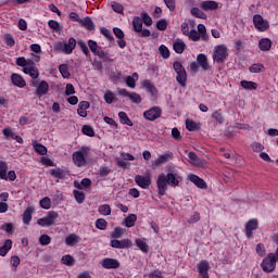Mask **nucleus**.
<instances>
[{
  "instance_id": "1",
  "label": "nucleus",
  "mask_w": 278,
  "mask_h": 278,
  "mask_svg": "<svg viewBox=\"0 0 278 278\" xmlns=\"http://www.w3.org/2000/svg\"><path fill=\"white\" fill-rule=\"evenodd\" d=\"M180 177L173 173L164 174L161 173L156 179V186L160 197H164L168 190V186L177 188L179 186Z\"/></svg>"
},
{
  "instance_id": "2",
  "label": "nucleus",
  "mask_w": 278,
  "mask_h": 278,
  "mask_svg": "<svg viewBox=\"0 0 278 278\" xmlns=\"http://www.w3.org/2000/svg\"><path fill=\"white\" fill-rule=\"evenodd\" d=\"M15 64L21 66L23 68V73H25V75H29L31 79H38V77H40V72L38 71V67H36V63H34V61L27 60L25 56H20L16 59Z\"/></svg>"
},
{
  "instance_id": "3",
  "label": "nucleus",
  "mask_w": 278,
  "mask_h": 278,
  "mask_svg": "<svg viewBox=\"0 0 278 278\" xmlns=\"http://www.w3.org/2000/svg\"><path fill=\"white\" fill-rule=\"evenodd\" d=\"M191 29L187 37L191 42H199V40H203V42H207L210 40V36L207 35V28H205V25L199 24L198 30L194 29V25L191 24Z\"/></svg>"
},
{
  "instance_id": "4",
  "label": "nucleus",
  "mask_w": 278,
  "mask_h": 278,
  "mask_svg": "<svg viewBox=\"0 0 278 278\" xmlns=\"http://www.w3.org/2000/svg\"><path fill=\"white\" fill-rule=\"evenodd\" d=\"M212 58L216 64H224L225 60L229 58V48L225 43L215 46Z\"/></svg>"
},
{
  "instance_id": "5",
  "label": "nucleus",
  "mask_w": 278,
  "mask_h": 278,
  "mask_svg": "<svg viewBox=\"0 0 278 278\" xmlns=\"http://www.w3.org/2000/svg\"><path fill=\"white\" fill-rule=\"evenodd\" d=\"M173 68L177 74L176 81H178L179 85L182 86V88H186V81H188V74L186 73V67H184L181 62L175 61L173 64Z\"/></svg>"
},
{
  "instance_id": "6",
  "label": "nucleus",
  "mask_w": 278,
  "mask_h": 278,
  "mask_svg": "<svg viewBox=\"0 0 278 278\" xmlns=\"http://www.w3.org/2000/svg\"><path fill=\"white\" fill-rule=\"evenodd\" d=\"M75 47H77V41L75 38H70L67 43L59 41L55 43L54 49L55 51H61V53H65V55H71L73 51L75 50Z\"/></svg>"
},
{
  "instance_id": "7",
  "label": "nucleus",
  "mask_w": 278,
  "mask_h": 278,
  "mask_svg": "<svg viewBox=\"0 0 278 278\" xmlns=\"http://www.w3.org/2000/svg\"><path fill=\"white\" fill-rule=\"evenodd\" d=\"M60 218V214L55 211L48 212L47 216L41 217L37 220V225L39 227H51L58 223V219Z\"/></svg>"
},
{
  "instance_id": "8",
  "label": "nucleus",
  "mask_w": 278,
  "mask_h": 278,
  "mask_svg": "<svg viewBox=\"0 0 278 278\" xmlns=\"http://www.w3.org/2000/svg\"><path fill=\"white\" fill-rule=\"evenodd\" d=\"M261 268L263 273H273L275 268H277V261L275 253H268L265 258H263L261 263Z\"/></svg>"
},
{
  "instance_id": "9",
  "label": "nucleus",
  "mask_w": 278,
  "mask_h": 278,
  "mask_svg": "<svg viewBox=\"0 0 278 278\" xmlns=\"http://www.w3.org/2000/svg\"><path fill=\"white\" fill-rule=\"evenodd\" d=\"M253 25L257 31H268L270 24L267 20H264L262 15L256 14L253 16Z\"/></svg>"
},
{
  "instance_id": "10",
  "label": "nucleus",
  "mask_w": 278,
  "mask_h": 278,
  "mask_svg": "<svg viewBox=\"0 0 278 278\" xmlns=\"http://www.w3.org/2000/svg\"><path fill=\"white\" fill-rule=\"evenodd\" d=\"M86 155H88V152L86 150H79L73 153L72 160L78 168H81V166H86Z\"/></svg>"
},
{
  "instance_id": "11",
  "label": "nucleus",
  "mask_w": 278,
  "mask_h": 278,
  "mask_svg": "<svg viewBox=\"0 0 278 278\" xmlns=\"http://www.w3.org/2000/svg\"><path fill=\"white\" fill-rule=\"evenodd\" d=\"M160 116H162V108L160 106H153L143 112V117L146 118V121H157Z\"/></svg>"
},
{
  "instance_id": "12",
  "label": "nucleus",
  "mask_w": 278,
  "mask_h": 278,
  "mask_svg": "<svg viewBox=\"0 0 278 278\" xmlns=\"http://www.w3.org/2000/svg\"><path fill=\"white\" fill-rule=\"evenodd\" d=\"M135 182L137 184V186H139V188H142L143 190L149 189V186H151V174L146 173L144 176L137 175L135 177Z\"/></svg>"
},
{
  "instance_id": "13",
  "label": "nucleus",
  "mask_w": 278,
  "mask_h": 278,
  "mask_svg": "<svg viewBox=\"0 0 278 278\" xmlns=\"http://www.w3.org/2000/svg\"><path fill=\"white\" fill-rule=\"evenodd\" d=\"M111 247L113 249H131L134 247V242L131 239H123V240H111Z\"/></svg>"
},
{
  "instance_id": "14",
  "label": "nucleus",
  "mask_w": 278,
  "mask_h": 278,
  "mask_svg": "<svg viewBox=\"0 0 278 278\" xmlns=\"http://www.w3.org/2000/svg\"><path fill=\"white\" fill-rule=\"evenodd\" d=\"M101 266L106 270H112V269L121 268V262H118V260L116 258L108 257L101 261Z\"/></svg>"
},
{
  "instance_id": "15",
  "label": "nucleus",
  "mask_w": 278,
  "mask_h": 278,
  "mask_svg": "<svg viewBox=\"0 0 278 278\" xmlns=\"http://www.w3.org/2000/svg\"><path fill=\"white\" fill-rule=\"evenodd\" d=\"M197 266L201 278H210V262L202 260Z\"/></svg>"
},
{
  "instance_id": "16",
  "label": "nucleus",
  "mask_w": 278,
  "mask_h": 278,
  "mask_svg": "<svg viewBox=\"0 0 278 278\" xmlns=\"http://www.w3.org/2000/svg\"><path fill=\"white\" fill-rule=\"evenodd\" d=\"M200 8L204 12H214L218 10L219 7H218V2L214 0H204L200 3Z\"/></svg>"
},
{
  "instance_id": "17",
  "label": "nucleus",
  "mask_w": 278,
  "mask_h": 278,
  "mask_svg": "<svg viewBox=\"0 0 278 278\" xmlns=\"http://www.w3.org/2000/svg\"><path fill=\"white\" fill-rule=\"evenodd\" d=\"M33 86H36V94L37 97H45L49 92V83L46 80H41L38 85L36 83H33Z\"/></svg>"
},
{
  "instance_id": "18",
  "label": "nucleus",
  "mask_w": 278,
  "mask_h": 278,
  "mask_svg": "<svg viewBox=\"0 0 278 278\" xmlns=\"http://www.w3.org/2000/svg\"><path fill=\"white\" fill-rule=\"evenodd\" d=\"M88 47L91 51V53H94V55H98V58H105V52L99 47L97 41L90 39L88 40Z\"/></svg>"
},
{
  "instance_id": "19",
  "label": "nucleus",
  "mask_w": 278,
  "mask_h": 278,
  "mask_svg": "<svg viewBox=\"0 0 278 278\" xmlns=\"http://www.w3.org/2000/svg\"><path fill=\"white\" fill-rule=\"evenodd\" d=\"M257 227H260V222H257V219H250L245 224V236L248 238H252L253 231H255V229H257Z\"/></svg>"
},
{
  "instance_id": "20",
  "label": "nucleus",
  "mask_w": 278,
  "mask_h": 278,
  "mask_svg": "<svg viewBox=\"0 0 278 278\" xmlns=\"http://www.w3.org/2000/svg\"><path fill=\"white\" fill-rule=\"evenodd\" d=\"M11 81L13 86H16L17 88H25L27 86V81L21 74L14 73L11 75Z\"/></svg>"
},
{
  "instance_id": "21",
  "label": "nucleus",
  "mask_w": 278,
  "mask_h": 278,
  "mask_svg": "<svg viewBox=\"0 0 278 278\" xmlns=\"http://www.w3.org/2000/svg\"><path fill=\"white\" fill-rule=\"evenodd\" d=\"M189 163H191L192 166L203 167L205 166V160L199 159L194 152H189L188 154Z\"/></svg>"
},
{
  "instance_id": "22",
  "label": "nucleus",
  "mask_w": 278,
  "mask_h": 278,
  "mask_svg": "<svg viewBox=\"0 0 278 278\" xmlns=\"http://www.w3.org/2000/svg\"><path fill=\"white\" fill-rule=\"evenodd\" d=\"M198 66H200L203 71H210V62H207V55L204 53H200L197 56Z\"/></svg>"
},
{
  "instance_id": "23",
  "label": "nucleus",
  "mask_w": 278,
  "mask_h": 278,
  "mask_svg": "<svg viewBox=\"0 0 278 278\" xmlns=\"http://www.w3.org/2000/svg\"><path fill=\"white\" fill-rule=\"evenodd\" d=\"M90 108V102L88 101H81L78 104L77 114L78 116H81V118H86L88 116V109Z\"/></svg>"
},
{
  "instance_id": "24",
  "label": "nucleus",
  "mask_w": 278,
  "mask_h": 278,
  "mask_svg": "<svg viewBox=\"0 0 278 278\" xmlns=\"http://www.w3.org/2000/svg\"><path fill=\"white\" fill-rule=\"evenodd\" d=\"M81 242V237L77 236L76 233H71L65 238V244L67 247H75Z\"/></svg>"
},
{
  "instance_id": "25",
  "label": "nucleus",
  "mask_w": 278,
  "mask_h": 278,
  "mask_svg": "<svg viewBox=\"0 0 278 278\" xmlns=\"http://www.w3.org/2000/svg\"><path fill=\"white\" fill-rule=\"evenodd\" d=\"M169 160H173V153L168 152L162 154L154 161V166H162V164H166Z\"/></svg>"
},
{
  "instance_id": "26",
  "label": "nucleus",
  "mask_w": 278,
  "mask_h": 278,
  "mask_svg": "<svg viewBox=\"0 0 278 278\" xmlns=\"http://www.w3.org/2000/svg\"><path fill=\"white\" fill-rule=\"evenodd\" d=\"M142 87L146 88V90L150 92V94H152L153 97L157 94V88L153 83H151V80L149 79L143 80Z\"/></svg>"
},
{
  "instance_id": "27",
  "label": "nucleus",
  "mask_w": 278,
  "mask_h": 278,
  "mask_svg": "<svg viewBox=\"0 0 278 278\" xmlns=\"http://www.w3.org/2000/svg\"><path fill=\"white\" fill-rule=\"evenodd\" d=\"M173 49L175 53L181 54L186 51V42L181 39H176L173 45Z\"/></svg>"
},
{
  "instance_id": "28",
  "label": "nucleus",
  "mask_w": 278,
  "mask_h": 278,
  "mask_svg": "<svg viewBox=\"0 0 278 278\" xmlns=\"http://www.w3.org/2000/svg\"><path fill=\"white\" fill-rule=\"evenodd\" d=\"M270 47H273V41H270L268 38H262L258 41V48L261 51H270Z\"/></svg>"
},
{
  "instance_id": "29",
  "label": "nucleus",
  "mask_w": 278,
  "mask_h": 278,
  "mask_svg": "<svg viewBox=\"0 0 278 278\" xmlns=\"http://www.w3.org/2000/svg\"><path fill=\"white\" fill-rule=\"evenodd\" d=\"M186 129H188V131H199V129H201V123L186 119Z\"/></svg>"
},
{
  "instance_id": "30",
  "label": "nucleus",
  "mask_w": 278,
  "mask_h": 278,
  "mask_svg": "<svg viewBox=\"0 0 278 278\" xmlns=\"http://www.w3.org/2000/svg\"><path fill=\"white\" fill-rule=\"evenodd\" d=\"M12 249V240L8 239L4 241V244L0 247V256L5 257L10 250Z\"/></svg>"
},
{
  "instance_id": "31",
  "label": "nucleus",
  "mask_w": 278,
  "mask_h": 278,
  "mask_svg": "<svg viewBox=\"0 0 278 278\" xmlns=\"http://www.w3.org/2000/svg\"><path fill=\"white\" fill-rule=\"evenodd\" d=\"M136 220H138V216L136 214H129L125 217L124 225L128 228L135 227Z\"/></svg>"
},
{
  "instance_id": "32",
  "label": "nucleus",
  "mask_w": 278,
  "mask_h": 278,
  "mask_svg": "<svg viewBox=\"0 0 278 278\" xmlns=\"http://www.w3.org/2000/svg\"><path fill=\"white\" fill-rule=\"evenodd\" d=\"M136 247L142 251V253H149V244H147V239H136Z\"/></svg>"
},
{
  "instance_id": "33",
  "label": "nucleus",
  "mask_w": 278,
  "mask_h": 278,
  "mask_svg": "<svg viewBox=\"0 0 278 278\" xmlns=\"http://www.w3.org/2000/svg\"><path fill=\"white\" fill-rule=\"evenodd\" d=\"M189 179H190V181H192V184H194L198 188H206L205 180L199 178V176H197V175H194V174H191V175L189 176Z\"/></svg>"
},
{
  "instance_id": "34",
  "label": "nucleus",
  "mask_w": 278,
  "mask_h": 278,
  "mask_svg": "<svg viewBox=\"0 0 278 278\" xmlns=\"http://www.w3.org/2000/svg\"><path fill=\"white\" fill-rule=\"evenodd\" d=\"M50 175L54 177V179H64V177H66V170L62 168L50 169Z\"/></svg>"
},
{
  "instance_id": "35",
  "label": "nucleus",
  "mask_w": 278,
  "mask_h": 278,
  "mask_svg": "<svg viewBox=\"0 0 278 278\" xmlns=\"http://www.w3.org/2000/svg\"><path fill=\"white\" fill-rule=\"evenodd\" d=\"M138 73H134L131 76H127L126 77V86H128V88H136V81H138Z\"/></svg>"
},
{
  "instance_id": "36",
  "label": "nucleus",
  "mask_w": 278,
  "mask_h": 278,
  "mask_svg": "<svg viewBox=\"0 0 278 278\" xmlns=\"http://www.w3.org/2000/svg\"><path fill=\"white\" fill-rule=\"evenodd\" d=\"M80 25H83V27H86V29H88L89 31H92L94 29V22H92V18H90L89 16L83 18L80 21Z\"/></svg>"
},
{
  "instance_id": "37",
  "label": "nucleus",
  "mask_w": 278,
  "mask_h": 278,
  "mask_svg": "<svg viewBox=\"0 0 278 278\" xmlns=\"http://www.w3.org/2000/svg\"><path fill=\"white\" fill-rule=\"evenodd\" d=\"M118 118H119V122L122 123V125H128V127L134 126V123H131V119H129V116H127V113L119 112Z\"/></svg>"
},
{
  "instance_id": "38",
  "label": "nucleus",
  "mask_w": 278,
  "mask_h": 278,
  "mask_svg": "<svg viewBox=\"0 0 278 278\" xmlns=\"http://www.w3.org/2000/svg\"><path fill=\"white\" fill-rule=\"evenodd\" d=\"M75 188L81 190L83 188H90L92 186V181L89 178H84L80 184L78 181L74 182Z\"/></svg>"
},
{
  "instance_id": "39",
  "label": "nucleus",
  "mask_w": 278,
  "mask_h": 278,
  "mask_svg": "<svg viewBox=\"0 0 278 278\" xmlns=\"http://www.w3.org/2000/svg\"><path fill=\"white\" fill-rule=\"evenodd\" d=\"M127 233V229L117 226L114 228L113 232L111 233V238H123Z\"/></svg>"
},
{
  "instance_id": "40",
  "label": "nucleus",
  "mask_w": 278,
  "mask_h": 278,
  "mask_svg": "<svg viewBox=\"0 0 278 278\" xmlns=\"http://www.w3.org/2000/svg\"><path fill=\"white\" fill-rule=\"evenodd\" d=\"M240 86L243 87L244 90H257V85L254 81L241 80Z\"/></svg>"
},
{
  "instance_id": "41",
  "label": "nucleus",
  "mask_w": 278,
  "mask_h": 278,
  "mask_svg": "<svg viewBox=\"0 0 278 278\" xmlns=\"http://www.w3.org/2000/svg\"><path fill=\"white\" fill-rule=\"evenodd\" d=\"M98 212L101 216H110L112 214V207L110 204H102L99 206Z\"/></svg>"
},
{
  "instance_id": "42",
  "label": "nucleus",
  "mask_w": 278,
  "mask_h": 278,
  "mask_svg": "<svg viewBox=\"0 0 278 278\" xmlns=\"http://www.w3.org/2000/svg\"><path fill=\"white\" fill-rule=\"evenodd\" d=\"M132 27H134V31H136V34H139L140 31H142V18H140L138 16L134 17Z\"/></svg>"
},
{
  "instance_id": "43",
  "label": "nucleus",
  "mask_w": 278,
  "mask_h": 278,
  "mask_svg": "<svg viewBox=\"0 0 278 278\" xmlns=\"http://www.w3.org/2000/svg\"><path fill=\"white\" fill-rule=\"evenodd\" d=\"M104 101L109 105L116 101V96L114 94V92L112 90H106L105 91V93H104Z\"/></svg>"
},
{
  "instance_id": "44",
  "label": "nucleus",
  "mask_w": 278,
  "mask_h": 278,
  "mask_svg": "<svg viewBox=\"0 0 278 278\" xmlns=\"http://www.w3.org/2000/svg\"><path fill=\"white\" fill-rule=\"evenodd\" d=\"M159 52L163 60H168V58H170V50H168V47L165 45L159 47Z\"/></svg>"
},
{
  "instance_id": "45",
  "label": "nucleus",
  "mask_w": 278,
  "mask_h": 278,
  "mask_svg": "<svg viewBox=\"0 0 278 278\" xmlns=\"http://www.w3.org/2000/svg\"><path fill=\"white\" fill-rule=\"evenodd\" d=\"M0 179H8V163L0 161Z\"/></svg>"
},
{
  "instance_id": "46",
  "label": "nucleus",
  "mask_w": 278,
  "mask_h": 278,
  "mask_svg": "<svg viewBox=\"0 0 278 278\" xmlns=\"http://www.w3.org/2000/svg\"><path fill=\"white\" fill-rule=\"evenodd\" d=\"M3 40L7 45V47H10V49H12V47H14V45H16V40H14V36H12V34H5L3 36Z\"/></svg>"
},
{
  "instance_id": "47",
  "label": "nucleus",
  "mask_w": 278,
  "mask_h": 278,
  "mask_svg": "<svg viewBox=\"0 0 278 278\" xmlns=\"http://www.w3.org/2000/svg\"><path fill=\"white\" fill-rule=\"evenodd\" d=\"M61 262L65 266H75V258L70 254L62 256Z\"/></svg>"
},
{
  "instance_id": "48",
  "label": "nucleus",
  "mask_w": 278,
  "mask_h": 278,
  "mask_svg": "<svg viewBox=\"0 0 278 278\" xmlns=\"http://www.w3.org/2000/svg\"><path fill=\"white\" fill-rule=\"evenodd\" d=\"M23 223L24 225H29V223H31V207H28L24 211Z\"/></svg>"
},
{
  "instance_id": "49",
  "label": "nucleus",
  "mask_w": 278,
  "mask_h": 278,
  "mask_svg": "<svg viewBox=\"0 0 278 278\" xmlns=\"http://www.w3.org/2000/svg\"><path fill=\"white\" fill-rule=\"evenodd\" d=\"M59 71L64 79H68V77H71V72H68V65L61 64L59 66Z\"/></svg>"
},
{
  "instance_id": "50",
  "label": "nucleus",
  "mask_w": 278,
  "mask_h": 278,
  "mask_svg": "<svg viewBox=\"0 0 278 278\" xmlns=\"http://www.w3.org/2000/svg\"><path fill=\"white\" fill-rule=\"evenodd\" d=\"M141 21L144 23V25H147V27H151L153 25V20L147 12L141 13Z\"/></svg>"
},
{
  "instance_id": "51",
  "label": "nucleus",
  "mask_w": 278,
  "mask_h": 278,
  "mask_svg": "<svg viewBox=\"0 0 278 278\" xmlns=\"http://www.w3.org/2000/svg\"><path fill=\"white\" fill-rule=\"evenodd\" d=\"M33 147L36 153H39V155H47V147L42 146L41 143H34Z\"/></svg>"
},
{
  "instance_id": "52",
  "label": "nucleus",
  "mask_w": 278,
  "mask_h": 278,
  "mask_svg": "<svg viewBox=\"0 0 278 278\" xmlns=\"http://www.w3.org/2000/svg\"><path fill=\"white\" fill-rule=\"evenodd\" d=\"M39 205L40 207H42V210H51V198H43L42 200H40Z\"/></svg>"
},
{
  "instance_id": "53",
  "label": "nucleus",
  "mask_w": 278,
  "mask_h": 278,
  "mask_svg": "<svg viewBox=\"0 0 278 278\" xmlns=\"http://www.w3.org/2000/svg\"><path fill=\"white\" fill-rule=\"evenodd\" d=\"M192 25H194L192 22H190V24H188L187 22H184L181 24L180 28L184 36H187L190 34V30L192 29Z\"/></svg>"
},
{
  "instance_id": "54",
  "label": "nucleus",
  "mask_w": 278,
  "mask_h": 278,
  "mask_svg": "<svg viewBox=\"0 0 278 278\" xmlns=\"http://www.w3.org/2000/svg\"><path fill=\"white\" fill-rule=\"evenodd\" d=\"M96 227L101 231H105V229H108V222L103 218H99L96 220Z\"/></svg>"
},
{
  "instance_id": "55",
  "label": "nucleus",
  "mask_w": 278,
  "mask_h": 278,
  "mask_svg": "<svg viewBox=\"0 0 278 278\" xmlns=\"http://www.w3.org/2000/svg\"><path fill=\"white\" fill-rule=\"evenodd\" d=\"M128 99L132 101V103H137V104L142 103V97L140 96V93L130 92V94L128 96Z\"/></svg>"
},
{
  "instance_id": "56",
  "label": "nucleus",
  "mask_w": 278,
  "mask_h": 278,
  "mask_svg": "<svg viewBox=\"0 0 278 278\" xmlns=\"http://www.w3.org/2000/svg\"><path fill=\"white\" fill-rule=\"evenodd\" d=\"M81 131L85 136H89V138H93L94 136V128H92L91 126H88V125L83 126Z\"/></svg>"
},
{
  "instance_id": "57",
  "label": "nucleus",
  "mask_w": 278,
  "mask_h": 278,
  "mask_svg": "<svg viewBox=\"0 0 278 278\" xmlns=\"http://www.w3.org/2000/svg\"><path fill=\"white\" fill-rule=\"evenodd\" d=\"M191 14L195 16V18H205V13L199 8H192Z\"/></svg>"
},
{
  "instance_id": "58",
  "label": "nucleus",
  "mask_w": 278,
  "mask_h": 278,
  "mask_svg": "<svg viewBox=\"0 0 278 278\" xmlns=\"http://www.w3.org/2000/svg\"><path fill=\"white\" fill-rule=\"evenodd\" d=\"M74 197L77 201V203L81 204L84 203V201H86V194H84V192L78 191V190H74Z\"/></svg>"
},
{
  "instance_id": "59",
  "label": "nucleus",
  "mask_w": 278,
  "mask_h": 278,
  "mask_svg": "<svg viewBox=\"0 0 278 278\" xmlns=\"http://www.w3.org/2000/svg\"><path fill=\"white\" fill-rule=\"evenodd\" d=\"M144 277L148 278H166L164 277V273L162 270L155 269L151 271L150 274L146 275Z\"/></svg>"
},
{
  "instance_id": "60",
  "label": "nucleus",
  "mask_w": 278,
  "mask_h": 278,
  "mask_svg": "<svg viewBox=\"0 0 278 278\" xmlns=\"http://www.w3.org/2000/svg\"><path fill=\"white\" fill-rule=\"evenodd\" d=\"M39 243L41 244V247H47L51 244V237H49V235H41L39 238Z\"/></svg>"
},
{
  "instance_id": "61",
  "label": "nucleus",
  "mask_w": 278,
  "mask_h": 278,
  "mask_svg": "<svg viewBox=\"0 0 278 278\" xmlns=\"http://www.w3.org/2000/svg\"><path fill=\"white\" fill-rule=\"evenodd\" d=\"M256 254L260 257H264V255H266V245H264V243H257V245H256Z\"/></svg>"
},
{
  "instance_id": "62",
  "label": "nucleus",
  "mask_w": 278,
  "mask_h": 278,
  "mask_svg": "<svg viewBox=\"0 0 278 278\" xmlns=\"http://www.w3.org/2000/svg\"><path fill=\"white\" fill-rule=\"evenodd\" d=\"M77 45L81 49L85 55L87 56L90 55V50L88 49V45H86L84 40H78Z\"/></svg>"
},
{
  "instance_id": "63",
  "label": "nucleus",
  "mask_w": 278,
  "mask_h": 278,
  "mask_svg": "<svg viewBox=\"0 0 278 278\" xmlns=\"http://www.w3.org/2000/svg\"><path fill=\"white\" fill-rule=\"evenodd\" d=\"M264 71V65L256 63L250 66V73H262Z\"/></svg>"
},
{
  "instance_id": "64",
  "label": "nucleus",
  "mask_w": 278,
  "mask_h": 278,
  "mask_svg": "<svg viewBox=\"0 0 278 278\" xmlns=\"http://www.w3.org/2000/svg\"><path fill=\"white\" fill-rule=\"evenodd\" d=\"M212 116L216 121V123H219V125L223 124V122L225 121L222 112L215 111Z\"/></svg>"
}]
</instances>
